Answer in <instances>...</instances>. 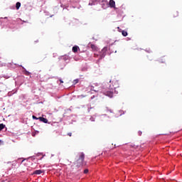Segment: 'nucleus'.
<instances>
[{
  "label": "nucleus",
  "instance_id": "1",
  "mask_svg": "<svg viewBox=\"0 0 182 182\" xmlns=\"http://www.w3.org/2000/svg\"><path fill=\"white\" fill-rule=\"evenodd\" d=\"M74 164L76 166V167H77V168H79V167H82L83 164H85V154L83 152L79 154V158Z\"/></svg>",
  "mask_w": 182,
  "mask_h": 182
},
{
  "label": "nucleus",
  "instance_id": "2",
  "mask_svg": "<svg viewBox=\"0 0 182 182\" xmlns=\"http://www.w3.org/2000/svg\"><path fill=\"white\" fill-rule=\"evenodd\" d=\"M113 87H111V88L109 89V90H107V91H103L104 95H105V96H108V97H113Z\"/></svg>",
  "mask_w": 182,
  "mask_h": 182
},
{
  "label": "nucleus",
  "instance_id": "3",
  "mask_svg": "<svg viewBox=\"0 0 182 182\" xmlns=\"http://www.w3.org/2000/svg\"><path fill=\"white\" fill-rule=\"evenodd\" d=\"M109 82L112 83V87H114V90H115V89H117V87H119V81H117V80H109Z\"/></svg>",
  "mask_w": 182,
  "mask_h": 182
},
{
  "label": "nucleus",
  "instance_id": "4",
  "mask_svg": "<svg viewBox=\"0 0 182 182\" xmlns=\"http://www.w3.org/2000/svg\"><path fill=\"white\" fill-rule=\"evenodd\" d=\"M109 6L110 8H114L116 9V2L114 0H109Z\"/></svg>",
  "mask_w": 182,
  "mask_h": 182
},
{
  "label": "nucleus",
  "instance_id": "5",
  "mask_svg": "<svg viewBox=\"0 0 182 182\" xmlns=\"http://www.w3.org/2000/svg\"><path fill=\"white\" fill-rule=\"evenodd\" d=\"M38 120H40V122H42L43 123H48V119L43 118L42 117H38Z\"/></svg>",
  "mask_w": 182,
  "mask_h": 182
},
{
  "label": "nucleus",
  "instance_id": "6",
  "mask_svg": "<svg viewBox=\"0 0 182 182\" xmlns=\"http://www.w3.org/2000/svg\"><path fill=\"white\" fill-rule=\"evenodd\" d=\"M77 50H79V46H75L73 47V52H74V53H76Z\"/></svg>",
  "mask_w": 182,
  "mask_h": 182
},
{
  "label": "nucleus",
  "instance_id": "7",
  "mask_svg": "<svg viewBox=\"0 0 182 182\" xmlns=\"http://www.w3.org/2000/svg\"><path fill=\"white\" fill-rule=\"evenodd\" d=\"M20 8H21V2H17L16 4V9H17L18 11V9H19Z\"/></svg>",
  "mask_w": 182,
  "mask_h": 182
},
{
  "label": "nucleus",
  "instance_id": "8",
  "mask_svg": "<svg viewBox=\"0 0 182 182\" xmlns=\"http://www.w3.org/2000/svg\"><path fill=\"white\" fill-rule=\"evenodd\" d=\"M34 174H42V170H36Z\"/></svg>",
  "mask_w": 182,
  "mask_h": 182
},
{
  "label": "nucleus",
  "instance_id": "9",
  "mask_svg": "<svg viewBox=\"0 0 182 182\" xmlns=\"http://www.w3.org/2000/svg\"><path fill=\"white\" fill-rule=\"evenodd\" d=\"M91 48L92 49V50H96L97 49V47L96 46H95V44H91Z\"/></svg>",
  "mask_w": 182,
  "mask_h": 182
},
{
  "label": "nucleus",
  "instance_id": "10",
  "mask_svg": "<svg viewBox=\"0 0 182 182\" xmlns=\"http://www.w3.org/2000/svg\"><path fill=\"white\" fill-rule=\"evenodd\" d=\"M5 127V124H0V132H1V130H4V128Z\"/></svg>",
  "mask_w": 182,
  "mask_h": 182
},
{
  "label": "nucleus",
  "instance_id": "11",
  "mask_svg": "<svg viewBox=\"0 0 182 182\" xmlns=\"http://www.w3.org/2000/svg\"><path fill=\"white\" fill-rule=\"evenodd\" d=\"M122 35L124 36H127V31H122Z\"/></svg>",
  "mask_w": 182,
  "mask_h": 182
},
{
  "label": "nucleus",
  "instance_id": "12",
  "mask_svg": "<svg viewBox=\"0 0 182 182\" xmlns=\"http://www.w3.org/2000/svg\"><path fill=\"white\" fill-rule=\"evenodd\" d=\"M36 134H39V131H36L35 132H33L32 136L35 137Z\"/></svg>",
  "mask_w": 182,
  "mask_h": 182
},
{
  "label": "nucleus",
  "instance_id": "13",
  "mask_svg": "<svg viewBox=\"0 0 182 182\" xmlns=\"http://www.w3.org/2000/svg\"><path fill=\"white\" fill-rule=\"evenodd\" d=\"M77 83H79V80L76 79V80H73V84H74V85H76V84H77Z\"/></svg>",
  "mask_w": 182,
  "mask_h": 182
},
{
  "label": "nucleus",
  "instance_id": "14",
  "mask_svg": "<svg viewBox=\"0 0 182 182\" xmlns=\"http://www.w3.org/2000/svg\"><path fill=\"white\" fill-rule=\"evenodd\" d=\"M173 16H174V18H177V16H178V12H175V13H173Z\"/></svg>",
  "mask_w": 182,
  "mask_h": 182
},
{
  "label": "nucleus",
  "instance_id": "15",
  "mask_svg": "<svg viewBox=\"0 0 182 182\" xmlns=\"http://www.w3.org/2000/svg\"><path fill=\"white\" fill-rule=\"evenodd\" d=\"M89 173V169L84 170V174H87Z\"/></svg>",
  "mask_w": 182,
  "mask_h": 182
},
{
  "label": "nucleus",
  "instance_id": "16",
  "mask_svg": "<svg viewBox=\"0 0 182 182\" xmlns=\"http://www.w3.org/2000/svg\"><path fill=\"white\" fill-rule=\"evenodd\" d=\"M25 75H26V76H29V75H31V73H29V71H26V72H25Z\"/></svg>",
  "mask_w": 182,
  "mask_h": 182
},
{
  "label": "nucleus",
  "instance_id": "17",
  "mask_svg": "<svg viewBox=\"0 0 182 182\" xmlns=\"http://www.w3.org/2000/svg\"><path fill=\"white\" fill-rule=\"evenodd\" d=\"M32 117L34 120H39V118L36 117L35 115H33Z\"/></svg>",
  "mask_w": 182,
  "mask_h": 182
},
{
  "label": "nucleus",
  "instance_id": "18",
  "mask_svg": "<svg viewBox=\"0 0 182 182\" xmlns=\"http://www.w3.org/2000/svg\"><path fill=\"white\" fill-rule=\"evenodd\" d=\"M106 50H107V48H104L102 49V52H106Z\"/></svg>",
  "mask_w": 182,
  "mask_h": 182
},
{
  "label": "nucleus",
  "instance_id": "19",
  "mask_svg": "<svg viewBox=\"0 0 182 182\" xmlns=\"http://www.w3.org/2000/svg\"><path fill=\"white\" fill-rule=\"evenodd\" d=\"M68 136H69L70 137H72V132L68 133Z\"/></svg>",
  "mask_w": 182,
  "mask_h": 182
},
{
  "label": "nucleus",
  "instance_id": "20",
  "mask_svg": "<svg viewBox=\"0 0 182 182\" xmlns=\"http://www.w3.org/2000/svg\"><path fill=\"white\" fill-rule=\"evenodd\" d=\"M141 133H142V132L139 131V132H138L139 136H141Z\"/></svg>",
  "mask_w": 182,
  "mask_h": 182
},
{
  "label": "nucleus",
  "instance_id": "21",
  "mask_svg": "<svg viewBox=\"0 0 182 182\" xmlns=\"http://www.w3.org/2000/svg\"><path fill=\"white\" fill-rule=\"evenodd\" d=\"M60 83H63V80H62L61 79H60Z\"/></svg>",
  "mask_w": 182,
  "mask_h": 182
},
{
  "label": "nucleus",
  "instance_id": "22",
  "mask_svg": "<svg viewBox=\"0 0 182 182\" xmlns=\"http://www.w3.org/2000/svg\"><path fill=\"white\" fill-rule=\"evenodd\" d=\"M165 62H166L165 60H164V61H161V63H164Z\"/></svg>",
  "mask_w": 182,
  "mask_h": 182
},
{
  "label": "nucleus",
  "instance_id": "23",
  "mask_svg": "<svg viewBox=\"0 0 182 182\" xmlns=\"http://www.w3.org/2000/svg\"><path fill=\"white\" fill-rule=\"evenodd\" d=\"M4 19H8V17H4Z\"/></svg>",
  "mask_w": 182,
  "mask_h": 182
}]
</instances>
